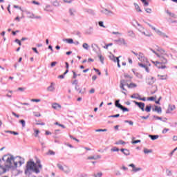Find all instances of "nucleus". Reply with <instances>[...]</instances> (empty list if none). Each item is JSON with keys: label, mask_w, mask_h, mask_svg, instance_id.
Wrapping results in <instances>:
<instances>
[{"label": "nucleus", "mask_w": 177, "mask_h": 177, "mask_svg": "<svg viewBox=\"0 0 177 177\" xmlns=\"http://www.w3.org/2000/svg\"><path fill=\"white\" fill-rule=\"evenodd\" d=\"M138 66L140 67H142V68H145L147 73H150V70H149V67H147V66L145 65L144 64L138 63Z\"/></svg>", "instance_id": "aec40b11"}, {"label": "nucleus", "mask_w": 177, "mask_h": 177, "mask_svg": "<svg viewBox=\"0 0 177 177\" xmlns=\"http://www.w3.org/2000/svg\"><path fill=\"white\" fill-rule=\"evenodd\" d=\"M129 84H128V80H120V88L122 89V91H125L127 92V89L124 86H128Z\"/></svg>", "instance_id": "0eeeda50"}, {"label": "nucleus", "mask_w": 177, "mask_h": 177, "mask_svg": "<svg viewBox=\"0 0 177 177\" xmlns=\"http://www.w3.org/2000/svg\"><path fill=\"white\" fill-rule=\"evenodd\" d=\"M153 31L158 34V35H160V37H162V38H169L168 35H167L165 33L161 32L160 30L156 28H153Z\"/></svg>", "instance_id": "423d86ee"}, {"label": "nucleus", "mask_w": 177, "mask_h": 177, "mask_svg": "<svg viewBox=\"0 0 177 177\" xmlns=\"http://www.w3.org/2000/svg\"><path fill=\"white\" fill-rule=\"evenodd\" d=\"M141 2H142L144 6H149V2H147V0H141Z\"/></svg>", "instance_id": "49530a36"}, {"label": "nucleus", "mask_w": 177, "mask_h": 177, "mask_svg": "<svg viewBox=\"0 0 177 177\" xmlns=\"http://www.w3.org/2000/svg\"><path fill=\"white\" fill-rule=\"evenodd\" d=\"M123 154H124V156H130L131 152L129 151V149H125L124 152L123 153Z\"/></svg>", "instance_id": "e433bc0d"}, {"label": "nucleus", "mask_w": 177, "mask_h": 177, "mask_svg": "<svg viewBox=\"0 0 177 177\" xmlns=\"http://www.w3.org/2000/svg\"><path fill=\"white\" fill-rule=\"evenodd\" d=\"M133 103H135V104H136V106H138L139 107V109H140V110H142V111H145V103L138 102L136 101H133Z\"/></svg>", "instance_id": "9d476101"}, {"label": "nucleus", "mask_w": 177, "mask_h": 177, "mask_svg": "<svg viewBox=\"0 0 177 177\" xmlns=\"http://www.w3.org/2000/svg\"><path fill=\"white\" fill-rule=\"evenodd\" d=\"M115 145H125V142L122 140H118V142H116L115 143Z\"/></svg>", "instance_id": "58836bf2"}, {"label": "nucleus", "mask_w": 177, "mask_h": 177, "mask_svg": "<svg viewBox=\"0 0 177 177\" xmlns=\"http://www.w3.org/2000/svg\"><path fill=\"white\" fill-rule=\"evenodd\" d=\"M98 57L100 59V62H101L102 64H104V57L102 56V55L99 54Z\"/></svg>", "instance_id": "473e14b6"}, {"label": "nucleus", "mask_w": 177, "mask_h": 177, "mask_svg": "<svg viewBox=\"0 0 177 177\" xmlns=\"http://www.w3.org/2000/svg\"><path fill=\"white\" fill-rule=\"evenodd\" d=\"M86 34L87 35H92L93 34V27L90 26L86 30Z\"/></svg>", "instance_id": "f3484780"}, {"label": "nucleus", "mask_w": 177, "mask_h": 177, "mask_svg": "<svg viewBox=\"0 0 177 177\" xmlns=\"http://www.w3.org/2000/svg\"><path fill=\"white\" fill-rule=\"evenodd\" d=\"M44 10L46 12H52L53 10V8H52V6H50V5H46L44 8Z\"/></svg>", "instance_id": "4be33fe9"}, {"label": "nucleus", "mask_w": 177, "mask_h": 177, "mask_svg": "<svg viewBox=\"0 0 177 177\" xmlns=\"http://www.w3.org/2000/svg\"><path fill=\"white\" fill-rule=\"evenodd\" d=\"M15 42L17 44H18V45H19V46H21V41H20V40H19L18 39H16Z\"/></svg>", "instance_id": "052dcab7"}, {"label": "nucleus", "mask_w": 177, "mask_h": 177, "mask_svg": "<svg viewBox=\"0 0 177 177\" xmlns=\"http://www.w3.org/2000/svg\"><path fill=\"white\" fill-rule=\"evenodd\" d=\"M52 107L53 109H54L55 110H57L58 109H62V105L57 103H53L52 104Z\"/></svg>", "instance_id": "412c9836"}, {"label": "nucleus", "mask_w": 177, "mask_h": 177, "mask_svg": "<svg viewBox=\"0 0 177 177\" xmlns=\"http://www.w3.org/2000/svg\"><path fill=\"white\" fill-rule=\"evenodd\" d=\"M95 132H107V129H96Z\"/></svg>", "instance_id": "09e8293b"}, {"label": "nucleus", "mask_w": 177, "mask_h": 177, "mask_svg": "<svg viewBox=\"0 0 177 177\" xmlns=\"http://www.w3.org/2000/svg\"><path fill=\"white\" fill-rule=\"evenodd\" d=\"M150 50H151V52H153V53H154V55H156L157 57H160V54L156 52V50H153L152 48H150Z\"/></svg>", "instance_id": "c03bdc74"}, {"label": "nucleus", "mask_w": 177, "mask_h": 177, "mask_svg": "<svg viewBox=\"0 0 177 177\" xmlns=\"http://www.w3.org/2000/svg\"><path fill=\"white\" fill-rule=\"evenodd\" d=\"M131 99H139L140 97V95H139L138 93H134L132 95H131Z\"/></svg>", "instance_id": "c85d7f7f"}, {"label": "nucleus", "mask_w": 177, "mask_h": 177, "mask_svg": "<svg viewBox=\"0 0 177 177\" xmlns=\"http://www.w3.org/2000/svg\"><path fill=\"white\" fill-rule=\"evenodd\" d=\"M140 142H142L140 140H136L132 141L131 143L132 145H136L137 143H140Z\"/></svg>", "instance_id": "864d4df0"}, {"label": "nucleus", "mask_w": 177, "mask_h": 177, "mask_svg": "<svg viewBox=\"0 0 177 177\" xmlns=\"http://www.w3.org/2000/svg\"><path fill=\"white\" fill-rule=\"evenodd\" d=\"M124 122L126 124H129V125H133V122H132V120H124Z\"/></svg>", "instance_id": "603ef678"}, {"label": "nucleus", "mask_w": 177, "mask_h": 177, "mask_svg": "<svg viewBox=\"0 0 177 177\" xmlns=\"http://www.w3.org/2000/svg\"><path fill=\"white\" fill-rule=\"evenodd\" d=\"M157 51L159 52L158 53L159 54V56H160V57H158L159 59V61H156V62L152 61V63L155 64V66L158 68H162V69L167 68V66H165V64L168 63V59L165 58V56L168 57L169 56L168 54L167 53L165 50L160 47H158Z\"/></svg>", "instance_id": "f03ea898"}, {"label": "nucleus", "mask_w": 177, "mask_h": 177, "mask_svg": "<svg viewBox=\"0 0 177 177\" xmlns=\"http://www.w3.org/2000/svg\"><path fill=\"white\" fill-rule=\"evenodd\" d=\"M137 57H138V60H140V62H147V59H146V57H145V55L142 53H139Z\"/></svg>", "instance_id": "f8f14e48"}, {"label": "nucleus", "mask_w": 177, "mask_h": 177, "mask_svg": "<svg viewBox=\"0 0 177 177\" xmlns=\"http://www.w3.org/2000/svg\"><path fill=\"white\" fill-rule=\"evenodd\" d=\"M115 175L116 176H121V175H122L121 171H119V170H116V171H115Z\"/></svg>", "instance_id": "de8ad7c7"}, {"label": "nucleus", "mask_w": 177, "mask_h": 177, "mask_svg": "<svg viewBox=\"0 0 177 177\" xmlns=\"http://www.w3.org/2000/svg\"><path fill=\"white\" fill-rule=\"evenodd\" d=\"M175 109H176V106H175V105L169 104L168 106L167 110L166 111V113L171 114V113H172V111H174V110H175Z\"/></svg>", "instance_id": "9b49d317"}, {"label": "nucleus", "mask_w": 177, "mask_h": 177, "mask_svg": "<svg viewBox=\"0 0 177 177\" xmlns=\"http://www.w3.org/2000/svg\"><path fill=\"white\" fill-rule=\"evenodd\" d=\"M72 73L73 74V78L74 80H75V78H77V77H78V75L74 71H73Z\"/></svg>", "instance_id": "5fc2aeb1"}, {"label": "nucleus", "mask_w": 177, "mask_h": 177, "mask_svg": "<svg viewBox=\"0 0 177 177\" xmlns=\"http://www.w3.org/2000/svg\"><path fill=\"white\" fill-rule=\"evenodd\" d=\"M24 12L26 13L27 17L28 19H34V16H35L34 13H32L30 11H28V10H25Z\"/></svg>", "instance_id": "a211bd4d"}, {"label": "nucleus", "mask_w": 177, "mask_h": 177, "mask_svg": "<svg viewBox=\"0 0 177 177\" xmlns=\"http://www.w3.org/2000/svg\"><path fill=\"white\" fill-rule=\"evenodd\" d=\"M122 44L124 45V46H127V41H125V39H122Z\"/></svg>", "instance_id": "774afa93"}, {"label": "nucleus", "mask_w": 177, "mask_h": 177, "mask_svg": "<svg viewBox=\"0 0 177 177\" xmlns=\"http://www.w3.org/2000/svg\"><path fill=\"white\" fill-rule=\"evenodd\" d=\"M128 88H136L138 86V85H136V84L134 83H131L130 84H127Z\"/></svg>", "instance_id": "72a5a7b5"}, {"label": "nucleus", "mask_w": 177, "mask_h": 177, "mask_svg": "<svg viewBox=\"0 0 177 177\" xmlns=\"http://www.w3.org/2000/svg\"><path fill=\"white\" fill-rule=\"evenodd\" d=\"M56 64H57V62H51V67H55V66H56Z\"/></svg>", "instance_id": "69168bd1"}, {"label": "nucleus", "mask_w": 177, "mask_h": 177, "mask_svg": "<svg viewBox=\"0 0 177 177\" xmlns=\"http://www.w3.org/2000/svg\"><path fill=\"white\" fill-rule=\"evenodd\" d=\"M32 3H33L34 5H37L38 6H39V5H41V3L37 1H32Z\"/></svg>", "instance_id": "13d9d810"}, {"label": "nucleus", "mask_w": 177, "mask_h": 177, "mask_svg": "<svg viewBox=\"0 0 177 177\" xmlns=\"http://www.w3.org/2000/svg\"><path fill=\"white\" fill-rule=\"evenodd\" d=\"M70 16H75V10L74 8L69 9Z\"/></svg>", "instance_id": "cd10ccee"}, {"label": "nucleus", "mask_w": 177, "mask_h": 177, "mask_svg": "<svg viewBox=\"0 0 177 177\" xmlns=\"http://www.w3.org/2000/svg\"><path fill=\"white\" fill-rule=\"evenodd\" d=\"M129 167L133 168L131 172H139L140 171H142L141 167H136L133 163L129 165Z\"/></svg>", "instance_id": "1a4fd4ad"}, {"label": "nucleus", "mask_w": 177, "mask_h": 177, "mask_svg": "<svg viewBox=\"0 0 177 177\" xmlns=\"http://www.w3.org/2000/svg\"><path fill=\"white\" fill-rule=\"evenodd\" d=\"M72 84H73V85H75V86L78 85V80H75L72 82Z\"/></svg>", "instance_id": "e2e57ef3"}, {"label": "nucleus", "mask_w": 177, "mask_h": 177, "mask_svg": "<svg viewBox=\"0 0 177 177\" xmlns=\"http://www.w3.org/2000/svg\"><path fill=\"white\" fill-rule=\"evenodd\" d=\"M101 13L106 15V16H113L114 13L113 11L108 10L107 8H104L101 10Z\"/></svg>", "instance_id": "6e6552de"}, {"label": "nucleus", "mask_w": 177, "mask_h": 177, "mask_svg": "<svg viewBox=\"0 0 177 177\" xmlns=\"http://www.w3.org/2000/svg\"><path fill=\"white\" fill-rule=\"evenodd\" d=\"M134 6L136 12H142V9H140V7L138 3H134Z\"/></svg>", "instance_id": "393cba45"}, {"label": "nucleus", "mask_w": 177, "mask_h": 177, "mask_svg": "<svg viewBox=\"0 0 177 177\" xmlns=\"http://www.w3.org/2000/svg\"><path fill=\"white\" fill-rule=\"evenodd\" d=\"M55 85L56 84L55 83L52 82L50 85L47 88L48 92H55L56 89V88H55Z\"/></svg>", "instance_id": "4468645a"}, {"label": "nucleus", "mask_w": 177, "mask_h": 177, "mask_svg": "<svg viewBox=\"0 0 177 177\" xmlns=\"http://www.w3.org/2000/svg\"><path fill=\"white\" fill-rule=\"evenodd\" d=\"M19 122H20V124H21L23 128H24L26 127V120H19Z\"/></svg>", "instance_id": "ea45409f"}, {"label": "nucleus", "mask_w": 177, "mask_h": 177, "mask_svg": "<svg viewBox=\"0 0 177 177\" xmlns=\"http://www.w3.org/2000/svg\"><path fill=\"white\" fill-rule=\"evenodd\" d=\"M57 168H59V169H60L61 171H63V169H64V167H63L62 165L60 164H57Z\"/></svg>", "instance_id": "3c124183"}, {"label": "nucleus", "mask_w": 177, "mask_h": 177, "mask_svg": "<svg viewBox=\"0 0 177 177\" xmlns=\"http://www.w3.org/2000/svg\"><path fill=\"white\" fill-rule=\"evenodd\" d=\"M109 117V118H118V117H120V114L112 115Z\"/></svg>", "instance_id": "8fccbe9b"}, {"label": "nucleus", "mask_w": 177, "mask_h": 177, "mask_svg": "<svg viewBox=\"0 0 177 177\" xmlns=\"http://www.w3.org/2000/svg\"><path fill=\"white\" fill-rule=\"evenodd\" d=\"M63 172H64V174H70V172H71V169H70V167L68 166H64V169L62 170Z\"/></svg>", "instance_id": "6ab92c4d"}, {"label": "nucleus", "mask_w": 177, "mask_h": 177, "mask_svg": "<svg viewBox=\"0 0 177 177\" xmlns=\"http://www.w3.org/2000/svg\"><path fill=\"white\" fill-rule=\"evenodd\" d=\"M33 114H34L35 117H41V113L34 112Z\"/></svg>", "instance_id": "0e129e2a"}, {"label": "nucleus", "mask_w": 177, "mask_h": 177, "mask_svg": "<svg viewBox=\"0 0 177 177\" xmlns=\"http://www.w3.org/2000/svg\"><path fill=\"white\" fill-rule=\"evenodd\" d=\"M165 12L167 13V15H168L169 16H170V17H176V15L172 12H171L169 10H166Z\"/></svg>", "instance_id": "a878e982"}, {"label": "nucleus", "mask_w": 177, "mask_h": 177, "mask_svg": "<svg viewBox=\"0 0 177 177\" xmlns=\"http://www.w3.org/2000/svg\"><path fill=\"white\" fill-rule=\"evenodd\" d=\"M88 160H99L100 158H102V156L100 155H97V156H88Z\"/></svg>", "instance_id": "b1692460"}, {"label": "nucleus", "mask_w": 177, "mask_h": 177, "mask_svg": "<svg viewBox=\"0 0 177 177\" xmlns=\"http://www.w3.org/2000/svg\"><path fill=\"white\" fill-rule=\"evenodd\" d=\"M153 111H157V113H162V110L161 109V107H159L156 106H155V109H153Z\"/></svg>", "instance_id": "bb28decb"}, {"label": "nucleus", "mask_w": 177, "mask_h": 177, "mask_svg": "<svg viewBox=\"0 0 177 177\" xmlns=\"http://www.w3.org/2000/svg\"><path fill=\"white\" fill-rule=\"evenodd\" d=\"M83 11L84 12V13H90V14L93 13V10L88 8H83Z\"/></svg>", "instance_id": "7c9ffc66"}, {"label": "nucleus", "mask_w": 177, "mask_h": 177, "mask_svg": "<svg viewBox=\"0 0 177 177\" xmlns=\"http://www.w3.org/2000/svg\"><path fill=\"white\" fill-rule=\"evenodd\" d=\"M143 151L145 154H149L150 153H153V149H147V148H145Z\"/></svg>", "instance_id": "2f4dec72"}, {"label": "nucleus", "mask_w": 177, "mask_h": 177, "mask_svg": "<svg viewBox=\"0 0 177 177\" xmlns=\"http://www.w3.org/2000/svg\"><path fill=\"white\" fill-rule=\"evenodd\" d=\"M127 35L128 37H130V38H136V35L135 32H133V30H129L127 31Z\"/></svg>", "instance_id": "2eb2a0df"}, {"label": "nucleus", "mask_w": 177, "mask_h": 177, "mask_svg": "<svg viewBox=\"0 0 177 177\" xmlns=\"http://www.w3.org/2000/svg\"><path fill=\"white\" fill-rule=\"evenodd\" d=\"M146 82L148 85H153L156 82V78L154 77H148L146 79Z\"/></svg>", "instance_id": "ddd939ff"}, {"label": "nucleus", "mask_w": 177, "mask_h": 177, "mask_svg": "<svg viewBox=\"0 0 177 177\" xmlns=\"http://www.w3.org/2000/svg\"><path fill=\"white\" fill-rule=\"evenodd\" d=\"M2 161L4 162V167L1 165L0 169H2L3 172H6V169H17V165L21 167L24 164V160L21 159L20 156H15L12 154L4 155L2 158Z\"/></svg>", "instance_id": "f257e3e1"}, {"label": "nucleus", "mask_w": 177, "mask_h": 177, "mask_svg": "<svg viewBox=\"0 0 177 177\" xmlns=\"http://www.w3.org/2000/svg\"><path fill=\"white\" fill-rule=\"evenodd\" d=\"M166 174H167V176H172V171L167 169H166Z\"/></svg>", "instance_id": "4c0bfd02"}, {"label": "nucleus", "mask_w": 177, "mask_h": 177, "mask_svg": "<svg viewBox=\"0 0 177 177\" xmlns=\"http://www.w3.org/2000/svg\"><path fill=\"white\" fill-rule=\"evenodd\" d=\"M115 107H118V109H120V110H122L123 112L129 111V109L128 108H126L124 106H122L121 104H120V100H117L115 102Z\"/></svg>", "instance_id": "39448f33"}, {"label": "nucleus", "mask_w": 177, "mask_h": 177, "mask_svg": "<svg viewBox=\"0 0 177 177\" xmlns=\"http://www.w3.org/2000/svg\"><path fill=\"white\" fill-rule=\"evenodd\" d=\"M111 151H120V149H118L117 147H113L112 149H111Z\"/></svg>", "instance_id": "a18cd8bd"}, {"label": "nucleus", "mask_w": 177, "mask_h": 177, "mask_svg": "<svg viewBox=\"0 0 177 177\" xmlns=\"http://www.w3.org/2000/svg\"><path fill=\"white\" fill-rule=\"evenodd\" d=\"M120 57H121V56H119L118 57H115L114 56H113L112 60L115 63H118V67L119 68H121V65L120 64Z\"/></svg>", "instance_id": "dca6fc26"}, {"label": "nucleus", "mask_w": 177, "mask_h": 177, "mask_svg": "<svg viewBox=\"0 0 177 177\" xmlns=\"http://www.w3.org/2000/svg\"><path fill=\"white\" fill-rule=\"evenodd\" d=\"M30 102H36V103H39V102H41V100H39V99H32V100H30Z\"/></svg>", "instance_id": "4d7b16f0"}, {"label": "nucleus", "mask_w": 177, "mask_h": 177, "mask_svg": "<svg viewBox=\"0 0 177 177\" xmlns=\"http://www.w3.org/2000/svg\"><path fill=\"white\" fill-rule=\"evenodd\" d=\"M102 176H103V174L102 172H99L97 174H93V176H94V177H101Z\"/></svg>", "instance_id": "a19ab883"}, {"label": "nucleus", "mask_w": 177, "mask_h": 177, "mask_svg": "<svg viewBox=\"0 0 177 177\" xmlns=\"http://www.w3.org/2000/svg\"><path fill=\"white\" fill-rule=\"evenodd\" d=\"M37 165L32 161L27 162L26 169H25L26 175H31L32 172H35V174H39V169H42V165L39 163V160H37Z\"/></svg>", "instance_id": "7ed1b4c3"}, {"label": "nucleus", "mask_w": 177, "mask_h": 177, "mask_svg": "<svg viewBox=\"0 0 177 177\" xmlns=\"http://www.w3.org/2000/svg\"><path fill=\"white\" fill-rule=\"evenodd\" d=\"M149 138L151 139V140H157L158 138H160V136L158 135H149Z\"/></svg>", "instance_id": "5701e85b"}, {"label": "nucleus", "mask_w": 177, "mask_h": 177, "mask_svg": "<svg viewBox=\"0 0 177 177\" xmlns=\"http://www.w3.org/2000/svg\"><path fill=\"white\" fill-rule=\"evenodd\" d=\"M48 154H50V156H55V151H53L52 150H49Z\"/></svg>", "instance_id": "bf43d9fd"}, {"label": "nucleus", "mask_w": 177, "mask_h": 177, "mask_svg": "<svg viewBox=\"0 0 177 177\" xmlns=\"http://www.w3.org/2000/svg\"><path fill=\"white\" fill-rule=\"evenodd\" d=\"M65 41H66L68 44H74V40H73V39H66Z\"/></svg>", "instance_id": "79ce46f5"}, {"label": "nucleus", "mask_w": 177, "mask_h": 177, "mask_svg": "<svg viewBox=\"0 0 177 177\" xmlns=\"http://www.w3.org/2000/svg\"><path fill=\"white\" fill-rule=\"evenodd\" d=\"M82 48H84V49H86V50H88V49H89V45H88V44L86 43H84L82 44Z\"/></svg>", "instance_id": "f704fd0d"}, {"label": "nucleus", "mask_w": 177, "mask_h": 177, "mask_svg": "<svg viewBox=\"0 0 177 177\" xmlns=\"http://www.w3.org/2000/svg\"><path fill=\"white\" fill-rule=\"evenodd\" d=\"M168 131H169V129L165 128V129H164L162 130V133H167V132H168Z\"/></svg>", "instance_id": "338daca9"}, {"label": "nucleus", "mask_w": 177, "mask_h": 177, "mask_svg": "<svg viewBox=\"0 0 177 177\" xmlns=\"http://www.w3.org/2000/svg\"><path fill=\"white\" fill-rule=\"evenodd\" d=\"M98 26H100V27H102L103 28H106V26H104V24H103V21H100L98 22Z\"/></svg>", "instance_id": "37998d69"}, {"label": "nucleus", "mask_w": 177, "mask_h": 177, "mask_svg": "<svg viewBox=\"0 0 177 177\" xmlns=\"http://www.w3.org/2000/svg\"><path fill=\"white\" fill-rule=\"evenodd\" d=\"M109 46H113V43H110L104 46V49H109Z\"/></svg>", "instance_id": "6e6d98bb"}, {"label": "nucleus", "mask_w": 177, "mask_h": 177, "mask_svg": "<svg viewBox=\"0 0 177 177\" xmlns=\"http://www.w3.org/2000/svg\"><path fill=\"white\" fill-rule=\"evenodd\" d=\"M137 26L138 27L137 28V30L139 31V32H141V34H143V35H145V37H151V35L150 34H146L145 29L139 24L138 22H136Z\"/></svg>", "instance_id": "20e7f679"}, {"label": "nucleus", "mask_w": 177, "mask_h": 177, "mask_svg": "<svg viewBox=\"0 0 177 177\" xmlns=\"http://www.w3.org/2000/svg\"><path fill=\"white\" fill-rule=\"evenodd\" d=\"M158 77H159V80H167V78H168V76L167 75H158Z\"/></svg>", "instance_id": "c756f323"}, {"label": "nucleus", "mask_w": 177, "mask_h": 177, "mask_svg": "<svg viewBox=\"0 0 177 177\" xmlns=\"http://www.w3.org/2000/svg\"><path fill=\"white\" fill-rule=\"evenodd\" d=\"M145 111H147V113H150V111H151V106L147 105L146 106Z\"/></svg>", "instance_id": "c9c22d12"}, {"label": "nucleus", "mask_w": 177, "mask_h": 177, "mask_svg": "<svg viewBox=\"0 0 177 177\" xmlns=\"http://www.w3.org/2000/svg\"><path fill=\"white\" fill-rule=\"evenodd\" d=\"M145 12L147 13H151V8H145Z\"/></svg>", "instance_id": "680f3d73"}]
</instances>
